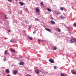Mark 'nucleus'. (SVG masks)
<instances>
[{
    "mask_svg": "<svg viewBox=\"0 0 76 76\" xmlns=\"http://www.w3.org/2000/svg\"><path fill=\"white\" fill-rule=\"evenodd\" d=\"M49 61L51 63H54V61L52 58H50L49 59Z\"/></svg>",
    "mask_w": 76,
    "mask_h": 76,
    "instance_id": "obj_1",
    "label": "nucleus"
},
{
    "mask_svg": "<svg viewBox=\"0 0 76 76\" xmlns=\"http://www.w3.org/2000/svg\"><path fill=\"white\" fill-rule=\"evenodd\" d=\"M72 73L73 75H76V71L74 70H72Z\"/></svg>",
    "mask_w": 76,
    "mask_h": 76,
    "instance_id": "obj_2",
    "label": "nucleus"
},
{
    "mask_svg": "<svg viewBox=\"0 0 76 76\" xmlns=\"http://www.w3.org/2000/svg\"><path fill=\"white\" fill-rule=\"evenodd\" d=\"M45 30L48 31V32H51V30L50 29H49V28H45Z\"/></svg>",
    "mask_w": 76,
    "mask_h": 76,
    "instance_id": "obj_3",
    "label": "nucleus"
},
{
    "mask_svg": "<svg viewBox=\"0 0 76 76\" xmlns=\"http://www.w3.org/2000/svg\"><path fill=\"white\" fill-rule=\"evenodd\" d=\"M50 23L52 25H54L55 24V22L53 20H51Z\"/></svg>",
    "mask_w": 76,
    "mask_h": 76,
    "instance_id": "obj_4",
    "label": "nucleus"
},
{
    "mask_svg": "<svg viewBox=\"0 0 76 76\" xmlns=\"http://www.w3.org/2000/svg\"><path fill=\"white\" fill-rule=\"evenodd\" d=\"M36 10L37 12L39 13V8L37 7L36 9Z\"/></svg>",
    "mask_w": 76,
    "mask_h": 76,
    "instance_id": "obj_5",
    "label": "nucleus"
},
{
    "mask_svg": "<svg viewBox=\"0 0 76 76\" xmlns=\"http://www.w3.org/2000/svg\"><path fill=\"white\" fill-rule=\"evenodd\" d=\"M35 72L37 74H38L39 73V71L38 69L35 70Z\"/></svg>",
    "mask_w": 76,
    "mask_h": 76,
    "instance_id": "obj_6",
    "label": "nucleus"
},
{
    "mask_svg": "<svg viewBox=\"0 0 76 76\" xmlns=\"http://www.w3.org/2000/svg\"><path fill=\"white\" fill-rule=\"evenodd\" d=\"M72 40H73V42H76V39L75 38H72Z\"/></svg>",
    "mask_w": 76,
    "mask_h": 76,
    "instance_id": "obj_7",
    "label": "nucleus"
},
{
    "mask_svg": "<svg viewBox=\"0 0 76 76\" xmlns=\"http://www.w3.org/2000/svg\"><path fill=\"white\" fill-rule=\"evenodd\" d=\"M6 72V73H10V71H9V70L8 69H7L5 71Z\"/></svg>",
    "mask_w": 76,
    "mask_h": 76,
    "instance_id": "obj_8",
    "label": "nucleus"
},
{
    "mask_svg": "<svg viewBox=\"0 0 76 76\" xmlns=\"http://www.w3.org/2000/svg\"><path fill=\"white\" fill-rule=\"evenodd\" d=\"M18 73V72L16 71H14L13 72V73L14 74V75H15V74H16Z\"/></svg>",
    "mask_w": 76,
    "mask_h": 76,
    "instance_id": "obj_9",
    "label": "nucleus"
},
{
    "mask_svg": "<svg viewBox=\"0 0 76 76\" xmlns=\"http://www.w3.org/2000/svg\"><path fill=\"white\" fill-rule=\"evenodd\" d=\"M19 4L21 6H23V4H24L23 2H19Z\"/></svg>",
    "mask_w": 76,
    "mask_h": 76,
    "instance_id": "obj_10",
    "label": "nucleus"
},
{
    "mask_svg": "<svg viewBox=\"0 0 76 76\" xmlns=\"http://www.w3.org/2000/svg\"><path fill=\"white\" fill-rule=\"evenodd\" d=\"M24 64V63L23 62H21L19 63V64L20 65H23V64Z\"/></svg>",
    "mask_w": 76,
    "mask_h": 76,
    "instance_id": "obj_11",
    "label": "nucleus"
},
{
    "mask_svg": "<svg viewBox=\"0 0 76 76\" xmlns=\"http://www.w3.org/2000/svg\"><path fill=\"white\" fill-rule=\"evenodd\" d=\"M11 52H13L14 53L16 52V51H15V50H13V49L11 50Z\"/></svg>",
    "mask_w": 76,
    "mask_h": 76,
    "instance_id": "obj_12",
    "label": "nucleus"
},
{
    "mask_svg": "<svg viewBox=\"0 0 76 76\" xmlns=\"http://www.w3.org/2000/svg\"><path fill=\"white\" fill-rule=\"evenodd\" d=\"M7 53V50H6L4 51V55H6V54Z\"/></svg>",
    "mask_w": 76,
    "mask_h": 76,
    "instance_id": "obj_13",
    "label": "nucleus"
},
{
    "mask_svg": "<svg viewBox=\"0 0 76 76\" xmlns=\"http://www.w3.org/2000/svg\"><path fill=\"white\" fill-rule=\"evenodd\" d=\"M60 17L62 19H64L65 17L64 16H61Z\"/></svg>",
    "mask_w": 76,
    "mask_h": 76,
    "instance_id": "obj_14",
    "label": "nucleus"
},
{
    "mask_svg": "<svg viewBox=\"0 0 76 76\" xmlns=\"http://www.w3.org/2000/svg\"><path fill=\"white\" fill-rule=\"evenodd\" d=\"M47 10L48 11V12H51V9H50L49 8H48L47 9Z\"/></svg>",
    "mask_w": 76,
    "mask_h": 76,
    "instance_id": "obj_15",
    "label": "nucleus"
},
{
    "mask_svg": "<svg viewBox=\"0 0 76 76\" xmlns=\"http://www.w3.org/2000/svg\"><path fill=\"white\" fill-rule=\"evenodd\" d=\"M57 49V47L56 46H55L53 48V50H56V49Z\"/></svg>",
    "mask_w": 76,
    "mask_h": 76,
    "instance_id": "obj_16",
    "label": "nucleus"
},
{
    "mask_svg": "<svg viewBox=\"0 0 76 76\" xmlns=\"http://www.w3.org/2000/svg\"><path fill=\"white\" fill-rule=\"evenodd\" d=\"M28 38L30 40H32V37H29Z\"/></svg>",
    "mask_w": 76,
    "mask_h": 76,
    "instance_id": "obj_17",
    "label": "nucleus"
},
{
    "mask_svg": "<svg viewBox=\"0 0 76 76\" xmlns=\"http://www.w3.org/2000/svg\"><path fill=\"white\" fill-rule=\"evenodd\" d=\"M57 30L58 32H59L61 31V30H60V28H57Z\"/></svg>",
    "mask_w": 76,
    "mask_h": 76,
    "instance_id": "obj_18",
    "label": "nucleus"
},
{
    "mask_svg": "<svg viewBox=\"0 0 76 76\" xmlns=\"http://www.w3.org/2000/svg\"><path fill=\"white\" fill-rule=\"evenodd\" d=\"M5 19H8L9 18L7 17V15H6L5 16Z\"/></svg>",
    "mask_w": 76,
    "mask_h": 76,
    "instance_id": "obj_19",
    "label": "nucleus"
},
{
    "mask_svg": "<svg viewBox=\"0 0 76 76\" xmlns=\"http://www.w3.org/2000/svg\"><path fill=\"white\" fill-rule=\"evenodd\" d=\"M61 10V11H63V10H64V9H63V8L61 7L60 8Z\"/></svg>",
    "mask_w": 76,
    "mask_h": 76,
    "instance_id": "obj_20",
    "label": "nucleus"
},
{
    "mask_svg": "<svg viewBox=\"0 0 76 76\" xmlns=\"http://www.w3.org/2000/svg\"><path fill=\"white\" fill-rule=\"evenodd\" d=\"M40 4L41 6H43V2H41L40 3Z\"/></svg>",
    "mask_w": 76,
    "mask_h": 76,
    "instance_id": "obj_21",
    "label": "nucleus"
},
{
    "mask_svg": "<svg viewBox=\"0 0 76 76\" xmlns=\"http://www.w3.org/2000/svg\"><path fill=\"white\" fill-rule=\"evenodd\" d=\"M57 66H54V69H57Z\"/></svg>",
    "mask_w": 76,
    "mask_h": 76,
    "instance_id": "obj_22",
    "label": "nucleus"
},
{
    "mask_svg": "<svg viewBox=\"0 0 76 76\" xmlns=\"http://www.w3.org/2000/svg\"><path fill=\"white\" fill-rule=\"evenodd\" d=\"M34 20H36V21H38L39 20V19L38 18H34Z\"/></svg>",
    "mask_w": 76,
    "mask_h": 76,
    "instance_id": "obj_23",
    "label": "nucleus"
},
{
    "mask_svg": "<svg viewBox=\"0 0 76 76\" xmlns=\"http://www.w3.org/2000/svg\"><path fill=\"white\" fill-rule=\"evenodd\" d=\"M73 26H75V27H76V23H74L73 24Z\"/></svg>",
    "mask_w": 76,
    "mask_h": 76,
    "instance_id": "obj_24",
    "label": "nucleus"
},
{
    "mask_svg": "<svg viewBox=\"0 0 76 76\" xmlns=\"http://www.w3.org/2000/svg\"><path fill=\"white\" fill-rule=\"evenodd\" d=\"M70 42L71 43H73V41L71 39L70 40Z\"/></svg>",
    "mask_w": 76,
    "mask_h": 76,
    "instance_id": "obj_25",
    "label": "nucleus"
},
{
    "mask_svg": "<svg viewBox=\"0 0 76 76\" xmlns=\"http://www.w3.org/2000/svg\"><path fill=\"white\" fill-rule=\"evenodd\" d=\"M71 29L70 27H68V30H70Z\"/></svg>",
    "mask_w": 76,
    "mask_h": 76,
    "instance_id": "obj_26",
    "label": "nucleus"
},
{
    "mask_svg": "<svg viewBox=\"0 0 76 76\" xmlns=\"http://www.w3.org/2000/svg\"><path fill=\"white\" fill-rule=\"evenodd\" d=\"M8 1H9V2H10V3H11V2H12V0H8Z\"/></svg>",
    "mask_w": 76,
    "mask_h": 76,
    "instance_id": "obj_27",
    "label": "nucleus"
},
{
    "mask_svg": "<svg viewBox=\"0 0 76 76\" xmlns=\"http://www.w3.org/2000/svg\"><path fill=\"white\" fill-rule=\"evenodd\" d=\"M4 61H6V59H5V58H4Z\"/></svg>",
    "mask_w": 76,
    "mask_h": 76,
    "instance_id": "obj_28",
    "label": "nucleus"
},
{
    "mask_svg": "<svg viewBox=\"0 0 76 76\" xmlns=\"http://www.w3.org/2000/svg\"><path fill=\"white\" fill-rule=\"evenodd\" d=\"M26 23H28V21L27 20L26 21Z\"/></svg>",
    "mask_w": 76,
    "mask_h": 76,
    "instance_id": "obj_29",
    "label": "nucleus"
},
{
    "mask_svg": "<svg viewBox=\"0 0 76 76\" xmlns=\"http://www.w3.org/2000/svg\"><path fill=\"white\" fill-rule=\"evenodd\" d=\"M11 42H13V40H12L10 41Z\"/></svg>",
    "mask_w": 76,
    "mask_h": 76,
    "instance_id": "obj_30",
    "label": "nucleus"
},
{
    "mask_svg": "<svg viewBox=\"0 0 76 76\" xmlns=\"http://www.w3.org/2000/svg\"><path fill=\"white\" fill-rule=\"evenodd\" d=\"M31 28V26H29L28 29H30Z\"/></svg>",
    "mask_w": 76,
    "mask_h": 76,
    "instance_id": "obj_31",
    "label": "nucleus"
},
{
    "mask_svg": "<svg viewBox=\"0 0 76 76\" xmlns=\"http://www.w3.org/2000/svg\"><path fill=\"white\" fill-rule=\"evenodd\" d=\"M38 41H39V42H40V41H41V39H38Z\"/></svg>",
    "mask_w": 76,
    "mask_h": 76,
    "instance_id": "obj_32",
    "label": "nucleus"
},
{
    "mask_svg": "<svg viewBox=\"0 0 76 76\" xmlns=\"http://www.w3.org/2000/svg\"><path fill=\"white\" fill-rule=\"evenodd\" d=\"M27 76H32L31 75L29 74H28L27 75Z\"/></svg>",
    "mask_w": 76,
    "mask_h": 76,
    "instance_id": "obj_33",
    "label": "nucleus"
},
{
    "mask_svg": "<svg viewBox=\"0 0 76 76\" xmlns=\"http://www.w3.org/2000/svg\"><path fill=\"white\" fill-rule=\"evenodd\" d=\"M61 76H64V75L63 74H61Z\"/></svg>",
    "mask_w": 76,
    "mask_h": 76,
    "instance_id": "obj_34",
    "label": "nucleus"
},
{
    "mask_svg": "<svg viewBox=\"0 0 76 76\" xmlns=\"http://www.w3.org/2000/svg\"><path fill=\"white\" fill-rule=\"evenodd\" d=\"M33 34H35V31H34L33 32Z\"/></svg>",
    "mask_w": 76,
    "mask_h": 76,
    "instance_id": "obj_35",
    "label": "nucleus"
},
{
    "mask_svg": "<svg viewBox=\"0 0 76 76\" xmlns=\"http://www.w3.org/2000/svg\"><path fill=\"white\" fill-rule=\"evenodd\" d=\"M7 76H10V75H9V74H8V75H7Z\"/></svg>",
    "mask_w": 76,
    "mask_h": 76,
    "instance_id": "obj_36",
    "label": "nucleus"
},
{
    "mask_svg": "<svg viewBox=\"0 0 76 76\" xmlns=\"http://www.w3.org/2000/svg\"><path fill=\"white\" fill-rule=\"evenodd\" d=\"M8 32H10V30H8Z\"/></svg>",
    "mask_w": 76,
    "mask_h": 76,
    "instance_id": "obj_37",
    "label": "nucleus"
},
{
    "mask_svg": "<svg viewBox=\"0 0 76 76\" xmlns=\"http://www.w3.org/2000/svg\"><path fill=\"white\" fill-rule=\"evenodd\" d=\"M20 13H21V14H22V11H20Z\"/></svg>",
    "mask_w": 76,
    "mask_h": 76,
    "instance_id": "obj_38",
    "label": "nucleus"
},
{
    "mask_svg": "<svg viewBox=\"0 0 76 76\" xmlns=\"http://www.w3.org/2000/svg\"><path fill=\"white\" fill-rule=\"evenodd\" d=\"M51 19L52 20V19H53V18H52H52H51Z\"/></svg>",
    "mask_w": 76,
    "mask_h": 76,
    "instance_id": "obj_39",
    "label": "nucleus"
},
{
    "mask_svg": "<svg viewBox=\"0 0 76 76\" xmlns=\"http://www.w3.org/2000/svg\"><path fill=\"white\" fill-rule=\"evenodd\" d=\"M18 0H15V1H18Z\"/></svg>",
    "mask_w": 76,
    "mask_h": 76,
    "instance_id": "obj_40",
    "label": "nucleus"
},
{
    "mask_svg": "<svg viewBox=\"0 0 76 76\" xmlns=\"http://www.w3.org/2000/svg\"><path fill=\"white\" fill-rule=\"evenodd\" d=\"M46 74H47V73H48V72H46Z\"/></svg>",
    "mask_w": 76,
    "mask_h": 76,
    "instance_id": "obj_41",
    "label": "nucleus"
},
{
    "mask_svg": "<svg viewBox=\"0 0 76 76\" xmlns=\"http://www.w3.org/2000/svg\"><path fill=\"white\" fill-rule=\"evenodd\" d=\"M27 10L28 11V9H27Z\"/></svg>",
    "mask_w": 76,
    "mask_h": 76,
    "instance_id": "obj_42",
    "label": "nucleus"
},
{
    "mask_svg": "<svg viewBox=\"0 0 76 76\" xmlns=\"http://www.w3.org/2000/svg\"><path fill=\"white\" fill-rule=\"evenodd\" d=\"M64 76H66V75H64Z\"/></svg>",
    "mask_w": 76,
    "mask_h": 76,
    "instance_id": "obj_43",
    "label": "nucleus"
}]
</instances>
